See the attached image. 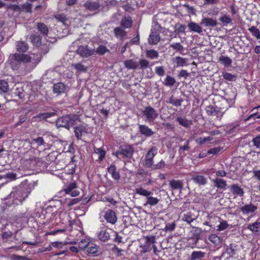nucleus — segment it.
<instances>
[{"mask_svg": "<svg viewBox=\"0 0 260 260\" xmlns=\"http://www.w3.org/2000/svg\"><path fill=\"white\" fill-rule=\"evenodd\" d=\"M134 153V148L132 145L124 144L119 147L118 150L115 152L114 155L120 159H123V161H129Z\"/></svg>", "mask_w": 260, "mask_h": 260, "instance_id": "obj_2", "label": "nucleus"}, {"mask_svg": "<svg viewBox=\"0 0 260 260\" xmlns=\"http://www.w3.org/2000/svg\"><path fill=\"white\" fill-rule=\"evenodd\" d=\"M74 129L75 135L77 138V140L81 139L83 134L87 133L86 128L85 126L81 125L74 127Z\"/></svg>", "mask_w": 260, "mask_h": 260, "instance_id": "obj_16", "label": "nucleus"}, {"mask_svg": "<svg viewBox=\"0 0 260 260\" xmlns=\"http://www.w3.org/2000/svg\"><path fill=\"white\" fill-rule=\"evenodd\" d=\"M219 20L223 24V25H226L232 22V19L229 15L223 14L219 18Z\"/></svg>", "mask_w": 260, "mask_h": 260, "instance_id": "obj_46", "label": "nucleus"}, {"mask_svg": "<svg viewBox=\"0 0 260 260\" xmlns=\"http://www.w3.org/2000/svg\"><path fill=\"white\" fill-rule=\"evenodd\" d=\"M160 38L159 32L151 31L148 39V43L152 45H156L160 41Z\"/></svg>", "mask_w": 260, "mask_h": 260, "instance_id": "obj_13", "label": "nucleus"}, {"mask_svg": "<svg viewBox=\"0 0 260 260\" xmlns=\"http://www.w3.org/2000/svg\"><path fill=\"white\" fill-rule=\"evenodd\" d=\"M249 31L252 33V35L255 37L257 39H260V31L255 26H252L248 29Z\"/></svg>", "mask_w": 260, "mask_h": 260, "instance_id": "obj_53", "label": "nucleus"}, {"mask_svg": "<svg viewBox=\"0 0 260 260\" xmlns=\"http://www.w3.org/2000/svg\"><path fill=\"white\" fill-rule=\"evenodd\" d=\"M189 141L187 140L186 141L185 144L183 146H180L179 147V152L180 154H182L185 151H188L190 149V147L189 146Z\"/></svg>", "mask_w": 260, "mask_h": 260, "instance_id": "obj_62", "label": "nucleus"}, {"mask_svg": "<svg viewBox=\"0 0 260 260\" xmlns=\"http://www.w3.org/2000/svg\"><path fill=\"white\" fill-rule=\"evenodd\" d=\"M219 60L221 63L226 67L230 66L232 62V60L230 57L223 55H221L219 57Z\"/></svg>", "mask_w": 260, "mask_h": 260, "instance_id": "obj_41", "label": "nucleus"}, {"mask_svg": "<svg viewBox=\"0 0 260 260\" xmlns=\"http://www.w3.org/2000/svg\"><path fill=\"white\" fill-rule=\"evenodd\" d=\"M247 228L255 234H260V222L256 221L253 223H250L248 225Z\"/></svg>", "mask_w": 260, "mask_h": 260, "instance_id": "obj_31", "label": "nucleus"}, {"mask_svg": "<svg viewBox=\"0 0 260 260\" xmlns=\"http://www.w3.org/2000/svg\"><path fill=\"white\" fill-rule=\"evenodd\" d=\"M37 28L40 33L45 37L48 36L49 29L47 26L42 22H39L37 25Z\"/></svg>", "mask_w": 260, "mask_h": 260, "instance_id": "obj_27", "label": "nucleus"}, {"mask_svg": "<svg viewBox=\"0 0 260 260\" xmlns=\"http://www.w3.org/2000/svg\"><path fill=\"white\" fill-rule=\"evenodd\" d=\"M104 218L108 222L114 224L117 221V216L115 212L112 209H108L105 212Z\"/></svg>", "mask_w": 260, "mask_h": 260, "instance_id": "obj_10", "label": "nucleus"}, {"mask_svg": "<svg viewBox=\"0 0 260 260\" xmlns=\"http://www.w3.org/2000/svg\"><path fill=\"white\" fill-rule=\"evenodd\" d=\"M98 238L102 242H106L110 239V235L106 230H102L98 234Z\"/></svg>", "mask_w": 260, "mask_h": 260, "instance_id": "obj_35", "label": "nucleus"}, {"mask_svg": "<svg viewBox=\"0 0 260 260\" xmlns=\"http://www.w3.org/2000/svg\"><path fill=\"white\" fill-rule=\"evenodd\" d=\"M222 76L223 78L230 81H235L236 80V76L228 72H223Z\"/></svg>", "mask_w": 260, "mask_h": 260, "instance_id": "obj_50", "label": "nucleus"}, {"mask_svg": "<svg viewBox=\"0 0 260 260\" xmlns=\"http://www.w3.org/2000/svg\"><path fill=\"white\" fill-rule=\"evenodd\" d=\"M87 252L93 255V256L97 255V253L99 252V247L96 245H93L87 247Z\"/></svg>", "mask_w": 260, "mask_h": 260, "instance_id": "obj_44", "label": "nucleus"}, {"mask_svg": "<svg viewBox=\"0 0 260 260\" xmlns=\"http://www.w3.org/2000/svg\"><path fill=\"white\" fill-rule=\"evenodd\" d=\"M72 67L78 72H86L87 71V67H85L81 63L72 64Z\"/></svg>", "mask_w": 260, "mask_h": 260, "instance_id": "obj_51", "label": "nucleus"}, {"mask_svg": "<svg viewBox=\"0 0 260 260\" xmlns=\"http://www.w3.org/2000/svg\"><path fill=\"white\" fill-rule=\"evenodd\" d=\"M230 189L235 195L242 196L244 194L243 189L238 184H232L230 186Z\"/></svg>", "mask_w": 260, "mask_h": 260, "instance_id": "obj_23", "label": "nucleus"}, {"mask_svg": "<svg viewBox=\"0 0 260 260\" xmlns=\"http://www.w3.org/2000/svg\"><path fill=\"white\" fill-rule=\"evenodd\" d=\"M157 153V149L155 147H152L145 156L143 161L144 165L149 168L153 169V157Z\"/></svg>", "mask_w": 260, "mask_h": 260, "instance_id": "obj_6", "label": "nucleus"}, {"mask_svg": "<svg viewBox=\"0 0 260 260\" xmlns=\"http://www.w3.org/2000/svg\"><path fill=\"white\" fill-rule=\"evenodd\" d=\"M222 109L217 107L208 106L206 108V111L209 116H216L217 117H221L223 115L224 111Z\"/></svg>", "mask_w": 260, "mask_h": 260, "instance_id": "obj_8", "label": "nucleus"}, {"mask_svg": "<svg viewBox=\"0 0 260 260\" xmlns=\"http://www.w3.org/2000/svg\"><path fill=\"white\" fill-rule=\"evenodd\" d=\"M212 181L214 182L215 186L218 188L223 189L226 186V181L221 178H216L213 179Z\"/></svg>", "mask_w": 260, "mask_h": 260, "instance_id": "obj_34", "label": "nucleus"}, {"mask_svg": "<svg viewBox=\"0 0 260 260\" xmlns=\"http://www.w3.org/2000/svg\"><path fill=\"white\" fill-rule=\"evenodd\" d=\"M55 18L58 21L62 22L64 25H66V21L67 19L64 14H61L56 15L55 16Z\"/></svg>", "mask_w": 260, "mask_h": 260, "instance_id": "obj_59", "label": "nucleus"}, {"mask_svg": "<svg viewBox=\"0 0 260 260\" xmlns=\"http://www.w3.org/2000/svg\"><path fill=\"white\" fill-rule=\"evenodd\" d=\"M12 236V233L10 231L4 232L1 234V237L4 242H7V240L11 238Z\"/></svg>", "mask_w": 260, "mask_h": 260, "instance_id": "obj_56", "label": "nucleus"}, {"mask_svg": "<svg viewBox=\"0 0 260 260\" xmlns=\"http://www.w3.org/2000/svg\"><path fill=\"white\" fill-rule=\"evenodd\" d=\"M124 67L128 69L135 70L139 66L136 61L133 59L126 60L123 62Z\"/></svg>", "mask_w": 260, "mask_h": 260, "instance_id": "obj_32", "label": "nucleus"}, {"mask_svg": "<svg viewBox=\"0 0 260 260\" xmlns=\"http://www.w3.org/2000/svg\"><path fill=\"white\" fill-rule=\"evenodd\" d=\"M33 142L36 143L38 146H44V149H46V146H48V144H47L42 137H39L37 138L33 139L32 140Z\"/></svg>", "mask_w": 260, "mask_h": 260, "instance_id": "obj_40", "label": "nucleus"}, {"mask_svg": "<svg viewBox=\"0 0 260 260\" xmlns=\"http://www.w3.org/2000/svg\"><path fill=\"white\" fill-rule=\"evenodd\" d=\"M56 115V112H46L43 113H40L37 116H35L34 118L38 119L39 120L41 121L45 120L48 118L53 117Z\"/></svg>", "mask_w": 260, "mask_h": 260, "instance_id": "obj_30", "label": "nucleus"}, {"mask_svg": "<svg viewBox=\"0 0 260 260\" xmlns=\"http://www.w3.org/2000/svg\"><path fill=\"white\" fill-rule=\"evenodd\" d=\"M257 209V207L252 204H247L241 208V211L244 214L254 212Z\"/></svg>", "mask_w": 260, "mask_h": 260, "instance_id": "obj_28", "label": "nucleus"}, {"mask_svg": "<svg viewBox=\"0 0 260 260\" xmlns=\"http://www.w3.org/2000/svg\"><path fill=\"white\" fill-rule=\"evenodd\" d=\"M108 51V49L106 48V46L103 45H100L97 48V49L95 51H94V52H96L97 53L100 55H103Z\"/></svg>", "mask_w": 260, "mask_h": 260, "instance_id": "obj_60", "label": "nucleus"}, {"mask_svg": "<svg viewBox=\"0 0 260 260\" xmlns=\"http://www.w3.org/2000/svg\"><path fill=\"white\" fill-rule=\"evenodd\" d=\"M176 226V224L175 222H172L171 223H167L165 228L163 229V231L166 232H172L175 230Z\"/></svg>", "mask_w": 260, "mask_h": 260, "instance_id": "obj_55", "label": "nucleus"}, {"mask_svg": "<svg viewBox=\"0 0 260 260\" xmlns=\"http://www.w3.org/2000/svg\"><path fill=\"white\" fill-rule=\"evenodd\" d=\"M176 120L180 125L185 127H188L192 124L191 120L185 117H177Z\"/></svg>", "mask_w": 260, "mask_h": 260, "instance_id": "obj_33", "label": "nucleus"}, {"mask_svg": "<svg viewBox=\"0 0 260 260\" xmlns=\"http://www.w3.org/2000/svg\"><path fill=\"white\" fill-rule=\"evenodd\" d=\"M114 33L117 38H122L126 35V32L121 28L117 27L114 29Z\"/></svg>", "mask_w": 260, "mask_h": 260, "instance_id": "obj_43", "label": "nucleus"}, {"mask_svg": "<svg viewBox=\"0 0 260 260\" xmlns=\"http://www.w3.org/2000/svg\"><path fill=\"white\" fill-rule=\"evenodd\" d=\"M94 152L95 153L99 154V160L102 161L105 157L106 152L102 148H94Z\"/></svg>", "mask_w": 260, "mask_h": 260, "instance_id": "obj_48", "label": "nucleus"}, {"mask_svg": "<svg viewBox=\"0 0 260 260\" xmlns=\"http://www.w3.org/2000/svg\"><path fill=\"white\" fill-rule=\"evenodd\" d=\"M188 59L180 56H177L173 58V62L175 63L176 67H183L187 64Z\"/></svg>", "mask_w": 260, "mask_h": 260, "instance_id": "obj_24", "label": "nucleus"}, {"mask_svg": "<svg viewBox=\"0 0 260 260\" xmlns=\"http://www.w3.org/2000/svg\"><path fill=\"white\" fill-rule=\"evenodd\" d=\"M116 167L113 164L107 168L108 172L111 175L113 179L118 181L120 179V175L119 172L116 171Z\"/></svg>", "mask_w": 260, "mask_h": 260, "instance_id": "obj_14", "label": "nucleus"}, {"mask_svg": "<svg viewBox=\"0 0 260 260\" xmlns=\"http://www.w3.org/2000/svg\"><path fill=\"white\" fill-rule=\"evenodd\" d=\"M222 149V147H216L210 149L208 150L207 154H212L213 155L217 154Z\"/></svg>", "mask_w": 260, "mask_h": 260, "instance_id": "obj_61", "label": "nucleus"}, {"mask_svg": "<svg viewBox=\"0 0 260 260\" xmlns=\"http://www.w3.org/2000/svg\"><path fill=\"white\" fill-rule=\"evenodd\" d=\"M155 73L159 76H163L165 74V71L163 67H157L155 69Z\"/></svg>", "mask_w": 260, "mask_h": 260, "instance_id": "obj_64", "label": "nucleus"}, {"mask_svg": "<svg viewBox=\"0 0 260 260\" xmlns=\"http://www.w3.org/2000/svg\"><path fill=\"white\" fill-rule=\"evenodd\" d=\"M135 192L137 194L139 195L146 197L147 198L149 196L152 194V192L151 191H148L147 190L142 188L139 187L135 189Z\"/></svg>", "mask_w": 260, "mask_h": 260, "instance_id": "obj_39", "label": "nucleus"}, {"mask_svg": "<svg viewBox=\"0 0 260 260\" xmlns=\"http://www.w3.org/2000/svg\"><path fill=\"white\" fill-rule=\"evenodd\" d=\"M217 24V22L216 20H214L213 19L209 17L204 18L201 22V25L207 27H214L216 26Z\"/></svg>", "mask_w": 260, "mask_h": 260, "instance_id": "obj_18", "label": "nucleus"}, {"mask_svg": "<svg viewBox=\"0 0 260 260\" xmlns=\"http://www.w3.org/2000/svg\"><path fill=\"white\" fill-rule=\"evenodd\" d=\"M16 48L18 52L22 53V54H24V53L26 52L28 50L29 46L26 42L19 41L16 42Z\"/></svg>", "mask_w": 260, "mask_h": 260, "instance_id": "obj_15", "label": "nucleus"}, {"mask_svg": "<svg viewBox=\"0 0 260 260\" xmlns=\"http://www.w3.org/2000/svg\"><path fill=\"white\" fill-rule=\"evenodd\" d=\"M30 193L29 188L25 186H20L11 192L9 197L19 202L23 201Z\"/></svg>", "mask_w": 260, "mask_h": 260, "instance_id": "obj_3", "label": "nucleus"}, {"mask_svg": "<svg viewBox=\"0 0 260 260\" xmlns=\"http://www.w3.org/2000/svg\"><path fill=\"white\" fill-rule=\"evenodd\" d=\"M67 88V87L64 83L62 82H58L55 83L53 85V90L54 93L59 95L61 93H64Z\"/></svg>", "mask_w": 260, "mask_h": 260, "instance_id": "obj_12", "label": "nucleus"}, {"mask_svg": "<svg viewBox=\"0 0 260 260\" xmlns=\"http://www.w3.org/2000/svg\"><path fill=\"white\" fill-rule=\"evenodd\" d=\"M170 47L173 48L174 50L179 52H181L183 50V46L179 43L171 44Z\"/></svg>", "mask_w": 260, "mask_h": 260, "instance_id": "obj_58", "label": "nucleus"}, {"mask_svg": "<svg viewBox=\"0 0 260 260\" xmlns=\"http://www.w3.org/2000/svg\"><path fill=\"white\" fill-rule=\"evenodd\" d=\"M142 114L145 121L149 123L153 122L159 115L157 110L150 106L145 107L142 111Z\"/></svg>", "mask_w": 260, "mask_h": 260, "instance_id": "obj_5", "label": "nucleus"}, {"mask_svg": "<svg viewBox=\"0 0 260 260\" xmlns=\"http://www.w3.org/2000/svg\"><path fill=\"white\" fill-rule=\"evenodd\" d=\"M146 202L144 204V206L149 205L150 206H153L156 205L160 200L157 199V198L151 197L149 196L147 198H146Z\"/></svg>", "mask_w": 260, "mask_h": 260, "instance_id": "obj_38", "label": "nucleus"}, {"mask_svg": "<svg viewBox=\"0 0 260 260\" xmlns=\"http://www.w3.org/2000/svg\"><path fill=\"white\" fill-rule=\"evenodd\" d=\"M146 55L150 59L157 58L158 57V52L154 49H150L147 50Z\"/></svg>", "mask_w": 260, "mask_h": 260, "instance_id": "obj_47", "label": "nucleus"}, {"mask_svg": "<svg viewBox=\"0 0 260 260\" xmlns=\"http://www.w3.org/2000/svg\"><path fill=\"white\" fill-rule=\"evenodd\" d=\"M188 27L191 31L201 34L203 31L202 27L197 23L190 22L188 24Z\"/></svg>", "mask_w": 260, "mask_h": 260, "instance_id": "obj_29", "label": "nucleus"}, {"mask_svg": "<svg viewBox=\"0 0 260 260\" xmlns=\"http://www.w3.org/2000/svg\"><path fill=\"white\" fill-rule=\"evenodd\" d=\"M169 185L172 190L182 189L183 182L181 180H172L169 182Z\"/></svg>", "mask_w": 260, "mask_h": 260, "instance_id": "obj_21", "label": "nucleus"}, {"mask_svg": "<svg viewBox=\"0 0 260 260\" xmlns=\"http://www.w3.org/2000/svg\"><path fill=\"white\" fill-rule=\"evenodd\" d=\"M208 240L213 243L215 246H218L221 244V239L216 234H211L209 236Z\"/></svg>", "mask_w": 260, "mask_h": 260, "instance_id": "obj_36", "label": "nucleus"}, {"mask_svg": "<svg viewBox=\"0 0 260 260\" xmlns=\"http://www.w3.org/2000/svg\"><path fill=\"white\" fill-rule=\"evenodd\" d=\"M238 250V245L236 243H231L226 248V253L230 257L235 255Z\"/></svg>", "mask_w": 260, "mask_h": 260, "instance_id": "obj_26", "label": "nucleus"}, {"mask_svg": "<svg viewBox=\"0 0 260 260\" xmlns=\"http://www.w3.org/2000/svg\"><path fill=\"white\" fill-rule=\"evenodd\" d=\"M175 82L176 80L173 77L170 76H167L163 83L166 86H172L174 85Z\"/></svg>", "mask_w": 260, "mask_h": 260, "instance_id": "obj_49", "label": "nucleus"}, {"mask_svg": "<svg viewBox=\"0 0 260 260\" xmlns=\"http://www.w3.org/2000/svg\"><path fill=\"white\" fill-rule=\"evenodd\" d=\"M196 217L191 212L184 213L182 216V220L190 224L193 221L196 220Z\"/></svg>", "mask_w": 260, "mask_h": 260, "instance_id": "obj_22", "label": "nucleus"}, {"mask_svg": "<svg viewBox=\"0 0 260 260\" xmlns=\"http://www.w3.org/2000/svg\"><path fill=\"white\" fill-rule=\"evenodd\" d=\"M79 118V116L76 114H70L62 116L57 119L56 125L57 127H65L69 129L71 126L75 124V121Z\"/></svg>", "mask_w": 260, "mask_h": 260, "instance_id": "obj_4", "label": "nucleus"}, {"mask_svg": "<svg viewBox=\"0 0 260 260\" xmlns=\"http://www.w3.org/2000/svg\"><path fill=\"white\" fill-rule=\"evenodd\" d=\"M205 253L201 251H193L188 258L189 260H199L205 257Z\"/></svg>", "mask_w": 260, "mask_h": 260, "instance_id": "obj_25", "label": "nucleus"}, {"mask_svg": "<svg viewBox=\"0 0 260 260\" xmlns=\"http://www.w3.org/2000/svg\"><path fill=\"white\" fill-rule=\"evenodd\" d=\"M31 60V57L25 54L14 53L9 57V63L13 70L18 69L21 63H26Z\"/></svg>", "mask_w": 260, "mask_h": 260, "instance_id": "obj_1", "label": "nucleus"}, {"mask_svg": "<svg viewBox=\"0 0 260 260\" xmlns=\"http://www.w3.org/2000/svg\"><path fill=\"white\" fill-rule=\"evenodd\" d=\"M149 61L145 59H142L139 61L140 68L144 70L149 66Z\"/></svg>", "mask_w": 260, "mask_h": 260, "instance_id": "obj_63", "label": "nucleus"}, {"mask_svg": "<svg viewBox=\"0 0 260 260\" xmlns=\"http://www.w3.org/2000/svg\"><path fill=\"white\" fill-rule=\"evenodd\" d=\"M174 32L176 35H179L180 33H184L185 31L186 26L183 24H181L179 23H176L175 25Z\"/></svg>", "mask_w": 260, "mask_h": 260, "instance_id": "obj_42", "label": "nucleus"}, {"mask_svg": "<svg viewBox=\"0 0 260 260\" xmlns=\"http://www.w3.org/2000/svg\"><path fill=\"white\" fill-rule=\"evenodd\" d=\"M77 187V184L75 182H72L69 184L64 189V191L66 194H70L72 191Z\"/></svg>", "mask_w": 260, "mask_h": 260, "instance_id": "obj_54", "label": "nucleus"}, {"mask_svg": "<svg viewBox=\"0 0 260 260\" xmlns=\"http://www.w3.org/2000/svg\"><path fill=\"white\" fill-rule=\"evenodd\" d=\"M182 102V99H176L172 95L170 98L168 103L175 106L179 107L181 105Z\"/></svg>", "mask_w": 260, "mask_h": 260, "instance_id": "obj_45", "label": "nucleus"}, {"mask_svg": "<svg viewBox=\"0 0 260 260\" xmlns=\"http://www.w3.org/2000/svg\"><path fill=\"white\" fill-rule=\"evenodd\" d=\"M0 90L3 92H7L9 90L8 83L4 80H0Z\"/></svg>", "mask_w": 260, "mask_h": 260, "instance_id": "obj_52", "label": "nucleus"}, {"mask_svg": "<svg viewBox=\"0 0 260 260\" xmlns=\"http://www.w3.org/2000/svg\"><path fill=\"white\" fill-rule=\"evenodd\" d=\"M140 133L147 137H149L154 134L155 132L150 128L147 125L140 124L139 125Z\"/></svg>", "mask_w": 260, "mask_h": 260, "instance_id": "obj_11", "label": "nucleus"}, {"mask_svg": "<svg viewBox=\"0 0 260 260\" xmlns=\"http://www.w3.org/2000/svg\"><path fill=\"white\" fill-rule=\"evenodd\" d=\"M120 24L124 28H130L132 25V20L129 17H124L121 20Z\"/></svg>", "mask_w": 260, "mask_h": 260, "instance_id": "obj_37", "label": "nucleus"}, {"mask_svg": "<svg viewBox=\"0 0 260 260\" xmlns=\"http://www.w3.org/2000/svg\"><path fill=\"white\" fill-rule=\"evenodd\" d=\"M229 225L228 224L226 221H220V223L217 226V230L218 231H221L226 230L228 228Z\"/></svg>", "mask_w": 260, "mask_h": 260, "instance_id": "obj_57", "label": "nucleus"}, {"mask_svg": "<svg viewBox=\"0 0 260 260\" xmlns=\"http://www.w3.org/2000/svg\"><path fill=\"white\" fill-rule=\"evenodd\" d=\"M145 243L140 245L144 253L150 251L152 249V244L156 242L155 237L154 236H147L145 237Z\"/></svg>", "mask_w": 260, "mask_h": 260, "instance_id": "obj_7", "label": "nucleus"}, {"mask_svg": "<svg viewBox=\"0 0 260 260\" xmlns=\"http://www.w3.org/2000/svg\"><path fill=\"white\" fill-rule=\"evenodd\" d=\"M77 52L82 57H87L93 55L94 50L89 49L87 46H80L77 50Z\"/></svg>", "mask_w": 260, "mask_h": 260, "instance_id": "obj_9", "label": "nucleus"}, {"mask_svg": "<svg viewBox=\"0 0 260 260\" xmlns=\"http://www.w3.org/2000/svg\"><path fill=\"white\" fill-rule=\"evenodd\" d=\"M29 39L32 45L36 47H40L42 45V37L39 35H31Z\"/></svg>", "mask_w": 260, "mask_h": 260, "instance_id": "obj_20", "label": "nucleus"}, {"mask_svg": "<svg viewBox=\"0 0 260 260\" xmlns=\"http://www.w3.org/2000/svg\"><path fill=\"white\" fill-rule=\"evenodd\" d=\"M191 180L199 185H204L207 183V178L203 175H193L191 177Z\"/></svg>", "mask_w": 260, "mask_h": 260, "instance_id": "obj_17", "label": "nucleus"}, {"mask_svg": "<svg viewBox=\"0 0 260 260\" xmlns=\"http://www.w3.org/2000/svg\"><path fill=\"white\" fill-rule=\"evenodd\" d=\"M84 7L89 11H95L100 8L99 2L87 1L84 4Z\"/></svg>", "mask_w": 260, "mask_h": 260, "instance_id": "obj_19", "label": "nucleus"}]
</instances>
